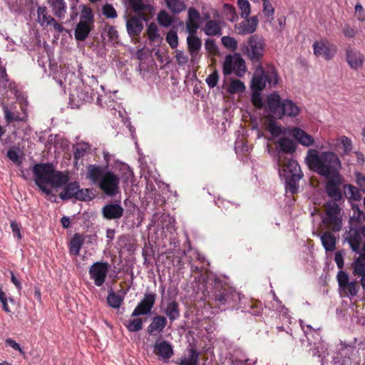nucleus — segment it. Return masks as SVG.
Instances as JSON below:
<instances>
[{"label": "nucleus", "mask_w": 365, "mask_h": 365, "mask_svg": "<svg viewBox=\"0 0 365 365\" xmlns=\"http://www.w3.org/2000/svg\"><path fill=\"white\" fill-rule=\"evenodd\" d=\"M279 148V175L284 180L286 193L297 194V160L293 158L296 145L292 139L282 137L277 142Z\"/></svg>", "instance_id": "obj_1"}, {"label": "nucleus", "mask_w": 365, "mask_h": 365, "mask_svg": "<svg viewBox=\"0 0 365 365\" xmlns=\"http://www.w3.org/2000/svg\"><path fill=\"white\" fill-rule=\"evenodd\" d=\"M305 160L310 169L325 178L339 174V170L341 168V160L338 155L331 151H325L319 154L317 150L309 149Z\"/></svg>", "instance_id": "obj_2"}, {"label": "nucleus", "mask_w": 365, "mask_h": 365, "mask_svg": "<svg viewBox=\"0 0 365 365\" xmlns=\"http://www.w3.org/2000/svg\"><path fill=\"white\" fill-rule=\"evenodd\" d=\"M36 185L45 194L51 195V190L46 187H60L69 181L67 173L57 171L51 163H38L33 167Z\"/></svg>", "instance_id": "obj_3"}, {"label": "nucleus", "mask_w": 365, "mask_h": 365, "mask_svg": "<svg viewBox=\"0 0 365 365\" xmlns=\"http://www.w3.org/2000/svg\"><path fill=\"white\" fill-rule=\"evenodd\" d=\"M86 178L97 185L107 196L115 197L120 192L119 175L110 170L105 171L100 165H88Z\"/></svg>", "instance_id": "obj_4"}, {"label": "nucleus", "mask_w": 365, "mask_h": 365, "mask_svg": "<svg viewBox=\"0 0 365 365\" xmlns=\"http://www.w3.org/2000/svg\"><path fill=\"white\" fill-rule=\"evenodd\" d=\"M214 300L219 305H227L234 308L240 301V293L230 287L217 277L214 279Z\"/></svg>", "instance_id": "obj_5"}, {"label": "nucleus", "mask_w": 365, "mask_h": 365, "mask_svg": "<svg viewBox=\"0 0 365 365\" xmlns=\"http://www.w3.org/2000/svg\"><path fill=\"white\" fill-rule=\"evenodd\" d=\"M63 190L59 194V197L63 200H67L72 198L80 201L91 200L94 197V195L91 189H81L79 182L73 181L67 182Z\"/></svg>", "instance_id": "obj_6"}, {"label": "nucleus", "mask_w": 365, "mask_h": 365, "mask_svg": "<svg viewBox=\"0 0 365 365\" xmlns=\"http://www.w3.org/2000/svg\"><path fill=\"white\" fill-rule=\"evenodd\" d=\"M246 71L245 61L240 53H235L234 55L228 54L225 56L222 66V72L225 76L235 72L237 76L242 77Z\"/></svg>", "instance_id": "obj_7"}, {"label": "nucleus", "mask_w": 365, "mask_h": 365, "mask_svg": "<svg viewBox=\"0 0 365 365\" xmlns=\"http://www.w3.org/2000/svg\"><path fill=\"white\" fill-rule=\"evenodd\" d=\"M325 212L326 217L324 218V223L332 231H339L342 227V217L337 203L329 201L325 205Z\"/></svg>", "instance_id": "obj_8"}, {"label": "nucleus", "mask_w": 365, "mask_h": 365, "mask_svg": "<svg viewBox=\"0 0 365 365\" xmlns=\"http://www.w3.org/2000/svg\"><path fill=\"white\" fill-rule=\"evenodd\" d=\"M249 47L247 53L249 58L253 63H259L264 51V41L262 37L252 35L248 41Z\"/></svg>", "instance_id": "obj_9"}, {"label": "nucleus", "mask_w": 365, "mask_h": 365, "mask_svg": "<svg viewBox=\"0 0 365 365\" xmlns=\"http://www.w3.org/2000/svg\"><path fill=\"white\" fill-rule=\"evenodd\" d=\"M110 264L107 262H96L89 268V275L97 287H101L109 271Z\"/></svg>", "instance_id": "obj_10"}, {"label": "nucleus", "mask_w": 365, "mask_h": 365, "mask_svg": "<svg viewBox=\"0 0 365 365\" xmlns=\"http://www.w3.org/2000/svg\"><path fill=\"white\" fill-rule=\"evenodd\" d=\"M157 299L155 292H145L143 299L139 302L131 314V317H135L141 315H148L150 313Z\"/></svg>", "instance_id": "obj_11"}, {"label": "nucleus", "mask_w": 365, "mask_h": 365, "mask_svg": "<svg viewBox=\"0 0 365 365\" xmlns=\"http://www.w3.org/2000/svg\"><path fill=\"white\" fill-rule=\"evenodd\" d=\"M328 180L326 183L325 190L328 196L336 202L341 200L342 195L340 186L342 183L341 176L336 174L327 178Z\"/></svg>", "instance_id": "obj_12"}, {"label": "nucleus", "mask_w": 365, "mask_h": 365, "mask_svg": "<svg viewBox=\"0 0 365 365\" xmlns=\"http://www.w3.org/2000/svg\"><path fill=\"white\" fill-rule=\"evenodd\" d=\"M313 50L315 56H322L327 61L333 58L336 51V46L331 45L327 39L315 41Z\"/></svg>", "instance_id": "obj_13"}, {"label": "nucleus", "mask_w": 365, "mask_h": 365, "mask_svg": "<svg viewBox=\"0 0 365 365\" xmlns=\"http://www.w3.org/2000/svg\"><path fill=\"white\" fill-rule=\"evenodd\" d=\"M143 19L139 16H133L126 21V29L130 37L138 38L143 30Z\"/></svg>", "instance_id": "obj_14"}, {"label": "nucleus", "mask_w": 365, "mask_h": 365, "mask_svg": "<svg viewBox=\"0 0 365 365\" xmlns=\"http://www.w3.org/2000/svg\"><path fill=\"white\" fill-rule=\"evenodd\" d=\"M129 7L133 11L139 16L143 20L148 21L146 11L152 13L153 7L149 4H144L143 0H128Z\"/></svg>", "instance_id": "obj_15"}, {"label": "nucleus", "mask_w": 365, "mask_h": 365, "mask_svg": "<svg viewBox=\"0 0 365 365\" xmlns=\"http://www.w3.org/2000/svg\"><path fill=\"white\" fill-rule=\"evenodd\" d=\"M123 212V207L118 203H108L102 208L103 217L108 220L120 219Z\"/></svg>", "instance_id": "obj_16"}, {"label": "nucleus", "mask_w": 365, "mask_h": 365, "mask_svg": "<svg viewBox=\"0 0 365 365\" xmlns=\"http://www.w3.org/2000/svg\"><path fill=\"white\" fill-rule=\"evenodd\" d=\"M258 25V19L256 16L245 19L235 25V31L238 34L245 35L252 34L256 31Z\"/></svg>", "instance_id": "obj_17"}, {"label": "nucleus", "mask_w": 365, "mask_h": 365, "mask_svg": "<svg viewBox=\"0 0 365 365\" xmlns=\"http://www.w3.org/2000/svg\"><path fill=\"white\" fill-rule=\"evenodd\" d=\"M346 59L348 65L353 70H358L364 66V56L359 51L347 49Z\"/></svg>", "instance_id": "obj_18"}, {"label": "nucleus", "mask_w": 365, "mask_h": 365, "mask_svg": "<svg viewBox=\"0 0 365 365\" xmlns=\"http://www.w3.org/2000/svg\"><path fill=\"white\" fill-rule=\"evenodd\" d=\"M361 235V232H359L357 229L351 227L345 238L352 251L356 253H359L360 252L362 240Z\"/></svg>", "instance_id": "obj_19"}, {"label": "nucleus", "mask_w": 365, "mask_h": 365, "mask_svg": "<svg viewBox=\"0 0 365 365\" xmlns=\"http://www.w3.org/2000/svg\"><path fill=\"white\" fill-rule=\"evenodd\" d=\"M168 319L163 315H156L152 318L151 323L147 327V332L149 335L160 334L167 326Z\"/></svg>", "instance_id": "obj_20"}, {"label": "nucleus", "mask_w": 365, "mask_h": 365, "mask_svg": "<svg viewBox=\"0 0 365 365\" xmlns=\"http://www.w3.org/2000/svg\"><path fill=\"white\" fill-rule=\"evenodd\" d=\"M153 352L160 358L168 360L173 355L172 345L165 340L159 343L156 342L153 346Z\"/></svg>", "instance_id": "obj_21"}, {"label": "nucleus", "mask_w": 365, "mask_h": 365, "mask_svg": "<svg viewBox=\"0 0 365 365\" xmlns=\"http://www.w3.org/2000/svg\"><path fill=\"white\" fill-rule=\"evenodd\" d=\"M94 25L85 24L83 21H79L77 24L74 31L76 40L78 41H84L88 37Z\"/></svg>", "instance_id": "obj_22"}, {"label": "nucleus", "mask_w": 365, "mask_h": 365, "mask_svg": "<svg viewBox=\"0 0 365 365\" xmlns=\"http://www.w3.org/2000/svg\"><path fill=\"white\" fill-rule=\"evenodd\" d=\"M267 105L270 113L274 118H280V110L282 103L278 94H272L268 97Z\"/></svg>", "instance_id": "obj_23"}, {"label": "nucleus", "mask_w": 365, "mask_h": 365, "mask_svg": "<svg viewBox=\"0 0 365 365\" xmlns=\"http://www.w3.org/2000/svg\"><path fill=\"white\" fill-rule=\"evenodd\" d=\"M77 98L85 102H92L96 98V103L100 105L101 104L99 95L94 93L90 86H84L81 91H77Z\"/></svg>", "instance_id": "obj_24"}, {"label": "nucleus", "mask_w": 365, "mask_h": 365, "mask_svg": "<svg viewBox=\"0 0 365 365\" xmlns=\"http://www.w3.org/2000/svg\"><path fill=\"white\" fill-rule=\"evenodd\" d=\"M187 44L188 51L194 61L197 54L200 51L202 47V41L200 38L196 35H189L187 38Z\"/></svg>", "instance_id": "obj_25"}, {"label": "nucleus", "mask_w": 365, "mask_h": 365, "mask_svg": "<svg viewBox=\"0 0 365 365\" xmlns=\"http://www.w3.org/2000/svg\"><path fill=\"white\" fill-rule=\"evenodd\" d=\"M163 312L172 324L180 317V305L178 302L175 300L168 302Z\"/></svg>", "instance_id": "obj_26"}, {"label": "nucleus", "mask_w": 365, "mask_h": 365, "mask_svg": "<svg viewBox=\"0 0 365 365\" xmlns=\"http://www.w3.org/2000/svg\"><path fill=\"white\" fill-rule=\"evenodd\" d=\"M200 352L192 347L188 350V356H183L176 362L177 365H198Z\"/></svg>", "instance_id": "obj_27"}, {"label": "nucleus", "mask_w": 365, "mask_h": 365, "mask_svg": "<svg viewBox=\"0 0 365 365\" xmlns=\"http://www.w3.org/2000/svg\"><path fill=\"white\" fill-rule=\"evenodd\" d=\"M52 8L53 14L59 19L65 17L66 13V3L64 0H48Z\"/></svg>", "instance_id": "obj_28"}, {"label": "nucleus", "mask_w": 365, "mask_h": 365, "mask_svg": "<svg viewBox=\"0 0 365 365\" xmlns=\"http://www.w3.org/2000/svg\"><path fill=\"white\" fill-rule=\"evenodd\" d=\"M222 22L218 20H209L206 22L204 31L207 36H217L221 34Z\"/></svg>", "instance_id": "obj_29"}, {"label": "nucleus", "mask_w": 365, "mask_h": 365, "mask_svg": "<svg viewBox=\"0 0 365 365\" xmlns=\"http://www.w3.org/2000/svg\"><path fill=\"white\" fill-rule=\"evenodd\" d=\"M321 241L327 252H333L335 250L336 239L330 232H324L321 236Z\"/></svg>", "instance_id": "obj_30"}, {"label": "nucleus", "mask_w": 365, "mask_h": 365, "mask_svg": "<svg viewBox=\"0 0 365 365\" xmlns=\"http://www.w3.org/2000/svg\"><path fill=\"white\" fill-rule=\"evenodd\" d=\"M84 243V238L80 234H75L69 242V252L71 255H78Z\"/></svg>", "instance_id": "obj_31"}, {"label": "nucleus", "mask_w": 365, "mask_h": 365, "mask_svg": "<svg viewBox=\"0 0 365 365\" xmlns=\"http://www.w3.org/2000/svg\"><path fill=\"white\" fill-rule=\"evenodd\" d=\"M336 143L329 142V147L333 148L334 149H336V147L339 145H341L344 150V154H348L351 151L353 145L352 141L349 138L344 135L340 136L336 138Z\"/></svg>", "instance_id": "obj_32"}, {"label": "nucleus", "mask_w": 365, "mask_h": 365, "mask_svg": "<svg viewBox=\"0 0 365 365\" xmlns=\"http://www.w3.org/2000/svg\"><path fill=\"white\" fill-rule=\"evenodd\" d=\"M353 274L360 277L365 274V254H360L351 264Z\"/></svg>", "instance_id": "obj_33"}, {"label": "nucleus", "mask_w": 365, "mask_h": 365, "mask_svg": "<svg viewBox=\"0 0 365 365\" xmlns=\"http://www.w3.org/2000/svg\"><path fill=\"white\" fill-rule=\"evenodd\" d=\"M73 158L74 160L77 162L78 160L81 159L85 156V155L89 152L91 150L90 144L85 142H80L76 143V145L73 147Z\"/></svg>", "instance_id": "obj_34"}, {"label": "nucleus", "mask_w": 365, "mask_h": 365, "mask_svg": "<svg viewBox=\"0 0 365 365\" xmlns=\"http://www.w3.org/2000/svg\"><path fill=\"white\" fill-rule=\"evenodd\" d=\"M165 3L173 14H178L186 9V5L182 0H165Z\"/></svg>", "instance_id": "obj_35"}, {"label": "nucleus", "mask_w": 365, "mask_h": 365, "mask_svg": "<svg viewBox=\"0 0 365 365\" xmlns=\"http://www.w3.org/2000/svg\"><path fill=\"white\" fill-rule=\"evenodd\" d=\"M79 21H83L85 24L94 25V14L91 7L86 5H83L81 6Z\"/></svg>", "instance_id": "obj_36"}, {"label": "nucleus", "mask_w": 365, "mask_h": 365, "mask_svg": "<svg viewBox=\"0 0 365 365\" xmlns=\"http://www.w3.org/2000/svg\"><path fill=\"white\" fill-rule=\"evenodd\" d=\"M106 299L108 305L114 309L119 308L123 302V297L115 294L112 289L108 292Z\"/></svg>", "instance_id": "obj_37"}, {"label": "nucleus", "mask_w": 365, "mask_h": 365, "mask_svg": "<svg viewBox=\"0 0 365 365\" xmlns=\"http://www.w3.org/2000/svg\"><path fill=\"white\" fill-rule=\"evenodd\" d=\"M314 143V138L309 134L307 133L302 129L298 128V144L304 147H309Z\"/></svg>", "instance_id": "obj_38"}, {"label": "nucleus", "mask_w": 365, "mask_h": 365, "mask_svg": "<svg viewBox=\"0 0 365 365\" xmlns=\"http://www.w3.org/2000/svg\"><path fill=\"white\" fill-rule=\"evenodd\" d=\"M282 109L280 110V118L284 115L289 116L295 115L297 107L289 100H285L282 102Z\"/></svg>", "instance_id": "obj_39"}, {"label": "nucleus", "mask_w": 365, "mask_h": 365, "mask_svg": "<svg viewBox=\"0 0 365 365\" xmlns=\"http://www.w3.org/2000/svg\"><path fill=\"white\" fill-rule=\"evenodd\" d=\"M344 194L348 199L359 200L361 197L359 190L351 185H344Z\"/></svg>", "instance_id": "obj_40"}, {"label": "nucleus", "mask_w": 365, "mask_h": 365, "mask_svg": "<svg viewBox=\"0 0 365 365\" xmlns=\"http://www.w3.org/2000/svg\"><path fill=\"white\" fill-rule=\"evenodd\" d=\"M245 91V86L240 80H232L230 84L227 91L231 94L242 93Z\"/></svg>", "instance_id": "obj_41"}, {"label": "nucleus", "mask_w": 365, "mask_h": 365, "mask_svg": "<svg viewBox=\"0 0 365 365\" xmlns=\"http://www.w3.org/2000/svg\"><path fill=\"white\" fill-rule=\"evenodd\" d=\"M245 309V312L250 313L252 315L257 316L261 313L262 308L260 302L249 300Z\"/></svg>", "instance_id": "obj_42"}, {"label": "nucleus", "mask_w": 365, "mask_h": 365, "mask_svg": "<svg viewBox=\"0 0 365 365\" xmlns=\"http://www.w3.org/2000/svg\"><path fill=\"white\" fill-rule=\"evenodd\" d=\"M128 331L131 332H137L143 328V319L140 318L129 320L124 324Z\"/></svg>", "instance_id": "obj_43"}, {"label": "nucleus", "mask_w": 365, "mask_h": 365, "mask_svg": "<svg viewBox=\"0 0 365 365\" xmlns=\"http://www.w3.org/2000/svg\"><path fill=\"white\" fill-rule=\"evenodd\" d=\"M158 23L163 26H168L173 22L172 17L169 15V14L165 11L161 10L158 15Z\"/></svg>", "instance_id": "obj_44"}, {"label": "nucleus", "mask_w": 365, "mask_h": 365, "mask_svg": "<svg viewBox=\"0 0 365 365\" xmlns=\"http://www.w3.org/2000/svg\"><path fill=\"white\" fill-rule=\"evenodd\" d=\"M346 294L354 297L359 292V287L356 281L349 282L344 288L341 289Z\"/></svg>", "instance_id": "obj_45"}, {"label": "nucleus", "mask_w": 365, "mask_h": 365, "mask_svg": "<svg viewBox=\"0 0 365 365\" xmlns=\"http://www.w3.org/2000/svg\"><path fill=\"white\" fill-rule=\"evenodd\" d=\"M102 13L107 19H115L118 16L116 10L110 4H106L103 6Z\"/></svg>", "instance_id": "obj_46"}, {"label": "nucleus", "mask_w": 365, "mask_h": 365, "mask_svg": "<svg viewBox=\"0 0 365 365\" xmlns=\"http://www.w3.org/2000/svg\"><path fill=\"white\" fill-rule=\"evenodd\" d=\"M237 5L241 11V16L247 18L250 14V4L247 0H237Z\"/></svg>", "instance_id": "obj_47"}, {"label": "nucleus", "mask_w": 365, "mask_h": 365, "mask_svg": "<svg viewBox=\"0 0 365 365\" xmlns=\"http://www.w3.org/2000/svg\"><path fill=\"white\" fill-rule=\"evenodd\" d=\"M221 41L225 48L232 51H235L237 48V41L232 37L223 36Z\"/></svg>", "instance_id": "obj_48"}, {"label": "nucleus", "mask_w": 365, "mask_h": 365, "mask_svg": "<svg viewBox=\"0 0 365 365\" xmlns=\"http://www.w3.org/2000/svg\"><path fill=\"white\" fill-rule=\"evenodd\" d=\"M158 32V29L157 25L154 22H151L148 25V29H147V34H148V38L153 41H155L159 37V34Z\"/></svg>", "instance_id": "obj_49"}, {"label": "nucleus", "mask_w": 365, "mask_h": 365, "mask_svg": "<svg viewBox=\"0 0 365 365\" xmlns=\"http://www.w3.org/2000/svg\"><path fill=\"white\" fill-rule=\"evenodd\" d=\"M252 87L255 90H263L265 87L264 78L262 76H255L252 80Z\"/></svg>", "instance_id": "obj_50"}, {"label": "nucleus", "mask_w": 365, "mask_h": 365, "mask_svg": "<svg viewBox=\"0 0 365 365\" xmlns=\"http://www.w3.org/2000/svg\"><path fill=\"white\" fill-rule=\"evenodd\" d=\"M336 279L339 284V287L341 289L349 282V277L348 274L342 270L338 272L336 274Z\"/></svg>", "instance_id": "obj_51"}, {"label": "nucleus", "mask_w": 365, "mask_h": 365, "mask_svg": "<svg viewBox=\"0 0 365 365\" xmlns=\"http://www.w3.org/2000/svg\"><path fill=\"white\" fill-rule=\"evenodd\" d=\"M4 114L5 120L8 124L12 122H19L21 120L19 115H15L6 107L4 108Z\"/></svg>", "instance_id": "obj_52"}, {"label": "nucleus", "mask_w": 365, "mask_h": 365, "mask_svg": "<svg viewBox=\"0 0 365 365\" xmlns=\"http://www.w3.org/2000/svg\"><path fill=\"white\" fill-rule=\"evenodd\" d=\"M166 41L172 48H177L178 45V37L176 32L170 31L167 34Z\"/></svg>", "instance_id": "obj_53"}, {"label": "nucleus", "mask_w": 365, "mask_h": 365, "mask_svg": "<svg viewBox=\"0 0 365 365\" xmlns=\"http://www.w3.org/2000/svg\"><path fill=\"white\" fill-rule=\"evenodd\" d=\"M263 1V13L269 19H272L274 13V9L269 0H262Z\"/></svg>", "instance_id": "obj_54"}, {"label": "nucleus", "mask_w": 365, "mask_h": 365, "mask_svg": "<svg viewBox=\"0 0 365 365\" xmlns=\"http://www.w3.org/2000/svg\"><path fill=\"white\" fill-rule=\"evenodd\" d=\"M199 27L198 21L187 20L186 22V29L189 35H196Z\"/></svg>", "instance_id": "obj_55"}, {"label": "nucleus", "mask_w": 365, "mask_h": 365, "mask_svg": "<svg viewBox=\"0 0 365 365\" xmlns=\"http://www.w3.org/2000/svg\"><path fill=\"white\" fill-rule=\"evenodd\" d=\"M5 344L6 346H9L13 349L18 351L20 353V354H21L23 357L26 359L25 351L21 349L20 345L15 340H14L11 338H8L5 340Z\"/></svg>", "instance_id": "obj_56"}, {"label": "nucleus", "mask_w": 365, "mask_h": 365, "mask_svg": "<svg viewBox=\"0 0 365 365\" xmlns=\"http://www.w3.org/2000/svg\"><path fill=\"white\" fill-rule=\"evenodd\" d=\"M205 81L210 88L215 87L219 81V75L217 71L215 70L207 77Z\"/></svg>", "instance_id": "obj_57"}, {"label": "nucleus", "mask_w": 365, "mask_h": 365, "mask_svg": "<svg viewBox=\"0 0 365 365\" xmlns=\"http://www.w3.org/2000/svg\"><path fill=\"white\" fill-rule=\"evenodd\" d=\"M354 176L360 191L365 192V175L357 171L354 173Z\"/></svg>", "instance_id": "obj_58"}, {"label": "nucleus", "mask_w": 365, "mask_h": 365, "mask_svg": "<svg viewBox=\"0 0 365 365\" xmlns=\"http://www.w3.org/2000/svg\"><path fill=\"white\" fill-rule=\"evenodd\" d=\"M226 10V15L227 16V19L230 21H235L237 19V15L234 6L225 4V5Z\"/></svg>", "instance_id": "obj_59"}, {"label": "nucleus", "mask_w": 365, "mask_h": 365, "mask_svg": "<svg viewBox=\"0 0 365 365\" xmlns=\"http://www.w3.org/2000/svg\"><path fill=\"white\" fill-rule=\"evenodd\" d=\"M267 129L273 136H278L282 133V128L274 121L269 122Z\"/></svg>", "instance_id": "obj_60"}, {"label": "nucleus", "mask_w": 365, "mask_h": 365, "mask_svg": "<svg viewBox=\"0 0 365 365\" xmlns=\"http://www.w3.org/2000/svg\"><path fill=\"white\" fill-rule=\"evenodd\" d=\"M205 49L212 54H215L217 52V47L214 40L207 38L205 42Z\"/></svg>", "instance_id": "obj_61"}, {"label": "nucleus", "mask_w": 365, "mask_h": 365, "mask_svg": "<svg viewBox=\"0 0 365 365\" xmlns=\"http://www.w3.org/2000/svg\"><path fill=\"white\" fill-rule=\"evenodd\" d=\"M37 16L38 19H41L43 22H47L52 16L47 15V9L46 6H39L37 9Z\"/></svg>", "instance_id": "obj_62"}, {"label": "nucleus", "mask_w": 365, "mask_h": 365, "mask_svg": "<svg viewBox=\"0 0 365 365\" xmlns=\"http://www.w3.org/2000/svg\"><path fill=\"white\" fill-rule=\"evenodd\" d=\"M344 252L343 250L337 251L334 255V261L337 265V267L340 269L344 267Z\"/></svg>", "instance_id": "obj_63"}, {"label": "nucleus", "mask_w": 365, "mask_h": 365, "mask_svg": "<svg viewBox=\"0 0 365 365\" xmlns=\"http://www.w3.org/2000/svg\"><path fill=\"white\" fill-rule=\"evenodd\" d=\"M175 58L178 64L180 66H183L188 62V56L185 55V53L182 51H176Z\"/></svg>", "instance_id": "obj_64"}]
</instances>
